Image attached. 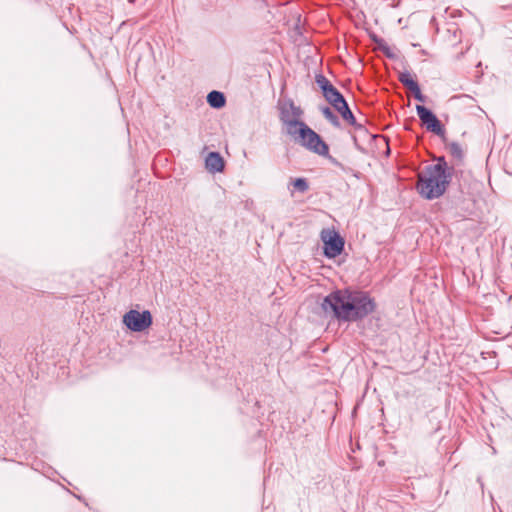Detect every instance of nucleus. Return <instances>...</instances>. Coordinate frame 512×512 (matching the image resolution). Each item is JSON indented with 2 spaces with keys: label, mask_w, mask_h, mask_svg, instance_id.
I'll list each match as a JSON object with an SVG mask.
<instances>
[{
  "label": "nucleus",
  "mask_w": 512,
  "mask_h": 512,
  "mask_svg": "<svg viewBox=\"0 0 512 512\" xmlns=\"http://www.w3.org/2000/svg\"><path fill=\"white\" fill-rule=\"evenodd\" d=\"M449 151L457 159H461L463 157L462 147L458 143H451L449 145Z\"/></svg>",
  "instance_id": "17"
},
{
  "label": "nucleus",
  "mask_w": 512,
  "mask_h": 512,
  "mask_svg": "<svg viewBox=\"0 0 512 512\" xmlns=\"http://www.w3.org/2000/svg\"><path fill=\"white\" fill-rule=\"evenodd\" d=\"M416 112L421 120L422 124L428 131L435 133L436 135H442L444 133L443 126L438 118L423 105H416Z\"/></svg>",
  "instance_id": "5"
},
{
  "label": "nucleus",
  "mask_w": 512,
  "mask_h": 512,
  "mask_svg": "<svg viewBox=\"0 0 512 512\" xmlns=\"http://www.w3.org/2000/svg\"><path fill=\"white\" fill-rule=\"evenodd\" d=\"M311 130L304 122L299 121L291 125V127L286 129V132L295 143L300 144L302 140L305 138L306 134Z\"/></svg>",
  "instance_id": "8"
},
{
  "label": "nucleus",
  "mask_w": 512,
  "mask_h": 512,
  "mask_svg": "<svg viewBox=\"0 0 512 512\" xmlns=\"http://www.w3.org/2000/svg\"><path fill=\"white\" fill-rule=\"evenodd\" d=\"M321 112L326 120H328L334 127H339L340 122L338 117L334 114V112L329 107H322Z\"/></svg>",
  "instance_id": "15"
},
{
  "label": "nucleus",
  "mask_w": 512,
  "mask_h": 512,
  "mask_svg": "<svg viewBox=\"0 0 512 512\" xmlns=\"http://www.w3.org/2000/svg\"><path fill=\"white\" fill-rule=\"evenodd\" d=\"M410 91L414 94L415 99H417L420 102H424L425 101L426 98L422 94L418 84L416 86H414Z\"/></svg>",
  "instance_id": "18"
},
{
  "label": "nucleus",
  "mask_w": 512,
  "mask_h": 512,
  "mask_svg": "<svg viewBox=\"0 0 512 512\" xmlns=\"http://www.w3.org/2000/svg\"><path fill=\"white\" fill-rule=\"evenodd\" d=\"M322 309L339 321L355 322L375 310V302L362 291L337 290L322 301Z\"/></svg>",
  "instance_id": "1"
},
{
  "label": "nucleus",
  "mask_w": 512,
  "mask_h": 512,
  "mask_svg": "<svg viewBox=\"0 0 512 512\" xmlns=\"http://www.w3.org/2000/svg\"><path fill=\"white\" fill-rule=\"evenodd\" d=\"M447 163L439 159L436 164L428 165L418 175L417 190L428 200L442 196L450 182V175L446 171Z\"/></svg>",
  "instance_id": "2"
},
{
  "label": "nucleus",
  "mask_w": 512,
  "mask_h": 512,
  "mask_svg": "<svg viewBox=\"0 0 512 512\" xmlns=\"http://www.w3.org/2000/svg\"><path fill=\"white\" fill-rule=\"evenodd\" d=\"M316 83L319 86V88L322 90V93L326 90V88H329L332 84L330 81L323 75L319 74L316 76Z\"/></svg>",
  "instance_id": "16"
},
{
  "label": "nucleus",
  "mask_w": 512,
  "mask_h": 512,
  "mask_svg": "<svg viewBox=\"0 0 512 512\" xmlns=\"http://www.w3.org/2000/svg\"><path fill=\"white\" fill-rule=\"evenodd\" d=\"M123 323L134 332H142L152 324V316L148 310L139 312L130 310L123 316Z\"/></svg>",
  "instance_id": "4"
},
{
  "label": "nucleus",
  "mask_w": 512,
  "mask_h": 512,
  "mask_svg": "<svg viewBox=\"0 0 512 512\" xmlns=\"http://www.w3.org/2000/svg\"><path fill=\"white\" fill-rule=\"evenodd\" d=\"M207 102L213 108H221L225 105V96L222 92L211 91L207 95Z\"/></svg>",
  "instance_id": "13"
},
{
  "label": "nucleus",
  "mask_w": 512,
  "mask_h": 512,
  "mask_svg": "<svg viewBox=\"0 0 512 512\" xmlns=\"http://www.w3.org/2000/svg\"><path fill=\"white\" fill-rule=\"evenodd\" d=\"M398 79L409 90L418 84L408 71L400 72Z\"/></svg>",
  "instance_id": "14"
},
{
  "label": "nucleus",
  "mask_w": 512,
  "mask_h": 512,
  "mask_svg": "<svg viewBox=\"0 0 512 512\" xmlns=\"http://www.w3.org/2000/svg\"><path fill=\"white\" fill-rule=\"evenodd\" d=\"M287 189L291 196H294L295 192L305 193L309 189L308 181L305 178H290L287 184Z\"/></svg>",
  "instance_id": "10"
},
{
  "label": "nucleus",
  "mask_w": 512,
  "mask_h": 512,
  "mask_svg": "<svg viewBox=\"0 0 512 512\" xmlns=\"http://www.w3.org/2000/svg\"><path fill=\"white\" fill-rule=\"evenodd\" d=\"M302 111L300 108L294 106L292 103L288 107H283L281 110V121L286 129L291 127L294 123L300 121Z\"/></svg>",
  "instance_id": "7"
},
{
  "label": "nucleus",
  "mask_w": 512,
  "mask_h": 512,
  "mask_svg": "<svg viewBox=\"0 0 512 512\" xmlns=\"http://www.w3.org/2000/svg\"><path fill=\"white\" fill-rule=\"evenodd\" d=\"M342 116V118L347 121L350 125H353L359 129H363V126L361 124L356 123V119L350 110L346 100L342 102L338 108H335Z\"/></svg>",
  "instance_id": "12"
},
{
  "label": "nucleus",
  "mask_w": 512,
  "mask_h": 512,
  "mask_svg": "<svg viewBox=\"0 0 512 512\" xmlns=\"http://www.w3.org/2000/svg\"><path fill=\"white\" fill-rule=\"evenodd\" d=\"M299 145L321 156L327 155L329 151L327 144L312 129L306 134Z\"/></svg>",
  "instance_id": "6"
},
{
  "label": "nucleus",
  "mask_w": 512,
  "mask_h": 512,
  "mask_svg": "<svg viewBox=\"0 0 512 512\" xmlns=\"http://www.w3.org/2000/svg\"><path fill=\"white\" fill-rule=\"evenodd\" d=\"M205 166L211 173L222 172L224 160L218 152H210L205 159Z\"/></svg>",
  "instance_id": "9"
},
{
  "label": "nucleus",
  "mask_w": 512,
  "mask_h": 512,
  "mask_svg": "<svg viewBox=\"0 0 512 512\" xmlns=\"http://www.w3.org/2000/svg\"><path fill=\"white\" fill-rule=\"evenodd\" d=\"M323 96L334 108H338V106L345 101L342 94L333 85L326 88L323 92Z\"/></svg>",
  "instance_id": "11"
},
{
  "label": "nucleus",
  "mask_w": 512,
  "mask_h": 512,
  "mask_svg": "<svg viewBox=\"0 0 512 512\" xmlns=\"http://www.w3.org/2000/svg\"><path fill=\"white\" fill-rule=\"evenodd\" d=\"M321 240L324 243V255L326 257L335 258L342 253L344 240L336 231L331 229L322 230Z\"/></svg>",
  "instance_id": "3"
}]
</instances>
